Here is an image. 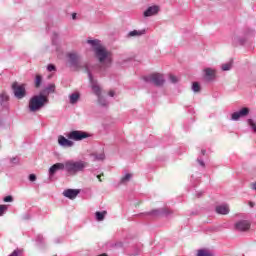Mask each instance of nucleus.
<instances>
[{"mask_svg": "<svg viewBox=\"0 0 256 256\" xmlns=\"http://www.w3.org/2000/svg\"><path fill=\"white\" fill-rule=\"evenodd\" d=\"M79 97H80V95H79V93H73L72 95H70V103L72 104V105H75V103H77V101H79Z\"/></svg>", "mask_w": 256, "mask_h": 256, "instance_id": "nucleus-19", "label": "nucleus"}, {"mask_svg": "<svg viewBox=\"0 0 256 256\" xmlns=\"http://www.w3.org/2000/svg\"><path fill=\"white\" fill-rule=\"evenodd\" d=\"M216 213H218V215H229V206L228 205L217 206Z\"/></svg>", "mask_w": 256, "mask_h": 256, "instance_id": "nucleus-16", "label": "nucleus"}, {"mask_svg": "<svg viewBox=\"0 0 256 256\" xmlns=\"http://www.w3.org/2000/svg\"><path fill=\"white\" fill-rule=\"evenodd\" d=\"M146 215H152L153 217H159V215H173V210L169 208H162L161 210H152L151 212H147Z\"/></svg>", "mask_w": 256, "mask_h": 256, "instance_id": "nucleus-9", "label": "nucleus"}, {"mask_svg": "<svg viewBox=\"0 0 256 256\" xmlns=\"http://www.w3.org/2000/svg\"><path fill=\"white\" fill-rule=\"evenodd\" d=\"M250 187H251V189H253L254 191H256V182H252V183L250 184Z\"/></svg>", "mask_w": 256, "mask_h": 256, "instance_id": "nucleus-36", "label": "nucleus"}, {"mask_svg": "<svg viewBox=\"0 0 256 256\" xmlns=\"http://www.w3.org/2000/svg\"><path fill=\"white\" fill-rule=\"evenodd\" d=\"M249 206H250V207H255V203L249 202Z\"/></svg>", "mask_w": 256, "mask_h": 256, "instance_id": "nucleus-40", "label": "nucleus"}, {"mask_svg": "<svg viewBox=\"0 0 256 256\" xmlns=\"http://www.w3.org/2000/svg\"><path fill=\"white\" fill-rule=\"evenodd\" d=\"M25 84H19L17 82L12 83V91L16 99H23L27 95Z\"/></svg>", "mask_w": 256, "mask_h": 256, "instance_id": "nucleus-5", "label": "nucleus"}, {"mask_svg": "<svg viewBox=\"0 0 256 256\" xmlns=\"http://www.w3.org/2000/svg\"><path fill=\"white\" fill-rule=\"evenodd\" d=\"M146 81H149L150 83H154L156 87H161L165 83V77L161 73H152L147 78Z\"/></svg>", "mask_w": 256, "mask_h": 256, "instance_id": "nucleus-6", "label": "nucleus"}, {"mask_svg": "<svg viewBox=\"0 0 256 256\" xmlns=\"http://www.w3.org/2000/svg\"><path fill=\"white\" fill-rule=\"evenodd\" d=\"M87 167V163L83 162V161H78V162H74V161H66L64 163V169H66V171L68 173H78V171H83V169H85Z\"/></svg>", "mask_w": 256, "mask_h": 256, "instance_id": "nucleus-4", "label": "nucleus"}, {"mask_svg": "<svg viewBox=\"0 0 256 256\" xmlns=\"http://www.w3.org/2000/svg\"><path fill=\"white\" fill-rule=\"evenodd\" d=\"M72 19H77V13L72 14Z\"/></svg>", "mask_w": 256, "mask_h": 256, "instance_id": "nucleus-39", "label": "nucleus"}, {"mask_svg": "<svg viewBox=\"0 0 256 256\" xmlns=\"http://www.w3.org/2000/svg\"><path fill=\"white\" fill-rule=\"evenodd\" d=\"M197 163H199V165H201V167H205V162H203V160H197Z\"/></svg>", "mask_w": 256, "mask_h": 256, "instance_id": "nucleus-37", "label": "nucleus"}, {"mask_svg": "<svg viewBox=\"0 0 256 256\" xmlns=\"http://www.w3.org/2000/svg\"><path fill=\"white\" fill-rule=\"evenodd\" d=\"M201 154H202V155H207V150L202 149V150H201Z\"/></svg>", "mask_w": 256, "mask_h": 256, "instance_id": "nucleus-38", "label": "nucleus"}, {"mask_svg": "<svg viewBox=\"0 0 256 256\" xmlns=\"http://www.w3.org/2000/svg\"><path fill=\"white\" fill-rule=\"evenodd\" d=\"M5 211H7V206L0 205V217H1V215H3V213H5Z\"/></svg>", "mask_w": 256, "mask_h": 256, "instance_id": "nucleus-29", "label": "nucleus"}, {"mask_svg": "<svg viewBox=\"0 0 256 256\" xmlns=\"http://www.w3.org/2000/svg\"><path fill=\"white\" fill-rule=\"evenodd\" d=\"M96 159H97L98 161H103V159H105V154L97 155V156H96Z\"/></svg>", "mask_w": 256, "mask_h": 256, "instance_id": "nucleus-31", "label": "nucleus"}, {"mask_svg": "<svg viewBox=\"0 0 256 256\" xmlns=\"http://www.w3.org/2000/svg\"><path fill=\"white\" fill-rule=\"evenodd\" d=\"M95 215L97 221H103L105 219V215H107V211L96 212Z\"/></svg>", "mask_w": 256, "mask_h": 256, "instance_id": "nucleus-20", "label": "nucleus"}, {"mask_svg": "<svg viewBox=\"0 0 256 256\" xmlns=\"http://www.w3.org/2000/svg\"><path fill=\"white\" fill-rule=\"evenodd\" d=\"M169 79H170L171 83H177V81H179V79L174 75H170Z\"/></svg>", "mask_w": 256, "mask_h": 256, "instance_id": "nucleus-28", "label": "nucleus"}, {"mask_svg": "<svg viewBox=\"0 0 256 256\" xmlns=\"http://www.w3.org/2000/svg\"><path fill=\"white\" fill-rule=\"evenodd\" d=\"M42 81H43V77H41V75L37 74L36 78H35V87H36V89H39V87H41Z\"/></svg>", "mask_w": 256, "mask_h": 256, "instance_id": "nucleus-21", "label": "nucleus"}, {"mask_svg": "<svg viewBox=\"0 0 256 256\" xmlns=\"http://www.w3.org/2000/svg\"><path fill=\"white\" fill-rule=\"evenodd\" d=\"M248 124L253 129L254 133H256V123H254V121L252 119H249Z\"/></svg>", "mask_w": 256, "mask_h": 256, "instance_id": "nucleus-26", "label": "nucleus"}, {"mask_svg": "<svg viewBox=\"0 0 256 256\" xmlns=\"http://www.w3.org/2000/svg\"><path fill=\"white\" fill-rule=\"evenodd\" d=\"M87 43L94 47L95 55L99 60V63H101L102 65H106V67H108V65H111V54L107 51V49H105V47L99 45V40H88Z\"/></svg>", "mask_w": 256, "mask_h": 256, "instance_id": "nucleus-1", "label": "nucleus"}, {"mask_svg": "<svg viewBox=\"0 0 256 256\" xmlns=\"http://www.w3.org/2000/svg\"><path fill=\"white\" fill-rule=\"evenodd\" d=\"M58 144L61 145V147H73L74 143L73 141L65 138V136H59L58 137Z\"/></svg>", "mask_w": 256, "mask_h": 256, "instance_id": "nucleus-13", "label": "nucleus"}, {"mask_svg": "<svg viewBox=\"0 0 256 256\" xmlns=\"http://www.w3.org/2000/svg\"><path fill=\"white\" fill-rule=\"evenodd\" d=\"M237 231H249L251 229V224L247 221H240L235 225Z\"/></svg>", "mask_w": 256, "mask_h": 256, "instance_id": "nucleus-12", "label": "nucleus"}, {"mask_svg": "<svg viewBox=\"0 0 256 256\" xmlns=\"http://www.w3.org/2000/svg\"><path fill=\"white\" fill-rule=\"evenodd\" d=\"M13 201V196H6L5 198H4V202L5 203H11Z\"/></svg>", "mask_w": 256, "mask_h": 256, "instance_id": "nucleus-30", "label": "nucleus"}, {"mask_svg": "<svg viewBox=\"0 0 256 256\" xmlns=\"http://www.w3.org/2000/svg\"><path fill=\"white\" fill-rule=\"evenodd\" d=\"M246 115H249V108H242L239 112H234L232 114V120L239 121L241 117H246Z\"/></svg>", "mask_w": 256, "mask_h": 256, "instance_id": "nucleus-10", "label": "nucleus"}, {"mask_svg": "<svg viewBox=\"0 0 256 256\" xmlns=\"http://www.w3.org/2000/svg\"><path fill=\"white\" fill-rule=\"evenodd\" d=\"M29 180L30 181H36L37 180V176H35V174H30Z\"/></svg>", "mask_w": 256, "mask_h": 256, "instance_id": "nucleus-34", "label": "nucleus"}, {"mask_svg": "<svg viewBox=\"0 0 256 256\" xmlns=\"http://www.w3.org/2000/svg\"><path fill=\"white\" fill-rule=\"evenodd\" d=\"M46 103H47L46 96H43V95L33 96L29 101V105H28L29 112L36 113V111H39L40 109H42V107H44Z\"/></svg>", "mask_w": 256, "mask_h": 256, "instance_id": "nucleus-2", "label": "nucleus"}, {"mask_svg": "<svg viewBox=\"0 0 256 256\" xmlns=\"http://www.w3.org/2000/svg\"><path fill=\"white\" fill-rule=\"evenodd\" d=\"M70 65L76 69V71H79V69H83L85 67L86 72L88 73L89 80L93 82V76H91V73L89 72V69L87 68V65L81 63V56L79 54L72 52L68 54Z\"/></svg>", "mask_w": 256, "mask_h": 256, "instance_id": "nucleus-3", "label": "nucleus"}, {"mask_svg": "<svg viewBox=\"0 0 256 256\" xmlns=\"http://www.w3.org/2000/svg\"><path fill=\"white\" fill-rule=\"evenodd\" d=\"M141 35H145V30H134L129 32V37H141Z\"/></svg>", "mask_w": 256, "mask_h": 256, "instance_id": "nucleus-18", "label": "nucleus"}, {"mask_svg": "<svg viewBox=\"0 0 256 256\" xmlns=\"http://www.w3.org/2000/svg\"><path fill=\"white\" fill-rule=\"evenodd\" d=\"M64 197H67L68 199H75L77 195H79V190L75 189H67L63 192Z\"/></svg>", "mask_w": 256, "mask_h": 256, "instance_id": "nucleus-14", "label": "nucleus"}, {"mask_svg": "<svg viewBox=\"0 0 256 256\" xmlns=\"http://www.w3.org/2000/svg\"><path fill=\"white\" fill-rule=\"evenodd\" d=\"M133 177V174H126L124 177L121 178V183H127L128 181H131V178Z\"/></svg>", "mask_w": 256, "mask_h": 256, "instance_id": "nucleus-24", "label": "nucleus"}, {"mask_svg": "<svg viewBox=\"0 0 256 256\" xmlns=\"http://www.w3.org/2000/svg\"><path fill=\"white\" fill-rule=\"evenodd\" d=\"M92 91L98 97L99 105H101L102 107H107L108 102L105 99V97H103V95H101V87H99L97 84H92Z\"/></svg>", "mask_w": 256, "mask_h": 256, "instance_id": "nucleus-8", "label": "nucleus"}, {"mask_svg": "<svg viewBox=\"0 0 256 256\" xmlns=\"http://www.w3.org/2000/svg\"><path fill=\"white\" fill-rule=\"evenodd\" d=\"M65 169V163H56L49 168V175L53 176L57 171H63Z\"/></svg>", "mask_w": 256, "mask_h": 256, "instance_id": "nucleus-11", "label": "nucleus"}, {"mask_svg": "<svg viewBox=\"0 0 256 256\" xmlns=\"http://www.w3.org/2000/svg\"><path fill=\"white\" fill-rule=\"evenodd\" d=\"M159 13V6H151L144 12V17H152V15H157Z\"/></svg>", "mask_w": 256, "mask_h": 256, "instance_id": "nucleus-15", "label": "nucleus"}, {"mask_svg": "<svg viewBox=\"0 0 256 256\" xmlns=\"http://www.w3.org/2000/svg\"><path fill=\"white\" fill-rule=\"evenodd\" d=\"M67 137L72 141H83V139H87L88 137H91V135L87 132L73 130L67 135Z\"/></svg>", "mask_w": 256, "mask_h": 256, "instance_id": "nucleus-7", "label": "nucleus"}, {"mask_svg": "<svg viewBox=\"0 0 256 256\" xmlns=\"http://www.w3.org/2000/svg\"><path fill=\"white\" fill-rule=\"evenodd\" d=\"M47 70L48 71H55V65H53V64L48 65Z\"/></svg>", "mask_w": 256, "mask_h": 256, "instance_id": "nucleus-33", "label": "nucleus"}, {"mask_svg": "<svg viewBox=\"0 0 256 256\" xmlns=\"http://www.w3.org/2000/svg\"><path fill=\"white\" fill-rule=\"evenodd\" d=\"M104 176H105V174H103V173L97 175V179H98V181H99L100 183H103V179H101V178L104 177Z\"/></svg>", "mask_w": 256, "mask_h": 256, "instance_id": "nucleus-32", "label": "nucleus"}, {"mask_svg": "<svg viewBox=\"0 0 256 256\" xmlns=\"http://www.w3.org/2000/svg\"><path fill=\"white\" fill-rule=\"evenodd\" d=\"M48 93H55V85L51 84L48 88H47Z\"/></svg>", "mask_w": 256, "mask_h": 256, "instance_id": "nucleus-27", "label": "nucleus"}, {"mask_svg": "<svg viewBox=\"0 0 256 256\" xmlns=\"http://www.w3.org/2000/svg\"><path fill=\"white\" fill-rule=\"evenodd\" d=\"M192 89L195 93H199V91H201V86H199V82H194L192 84Z\"/></svg>", "mask_w": 256, "mask_h": 256, "instance_id": "nucleus-25", "label": "nucleus"}, {"mask_svg": "<svg viewBox=\"0 0 256 256\" xmlns=\"http://www.w3.org/2000/svg\"><path fill=\"white\" fill-rule=\"evenodd\" d=\"M108 95H109V97H115V91L110 90V91L108 92Z\"/></svg>", "mask_w": 256, "mask_h": 256, "instance_id": "nucleus-35", "label": "nucleus"}, {"mask_svg": "<svg viewBox=\"0 0 256 256\" xmlns=\"http://www.w3.org/2000/svg\"><path fill=\"white\" fill-rule=\"evenodd\" d=\"M205 77L210 81V79H215L216 71L212 68L204 69Z\"/></svg>", "mask_w": 256, "mask_h": 256, "instance_id": "nucleus-17", "label": "nucleus"}, {"mask_svg": "<svg viewBox=\"0 0 256 256\" xmlns=\"http://www.w3.org/2000/svg\"><path fill=\"white\" fill-rule=\"evenodd\" d=\"M233 67V60L222 65V71H229Z\"/></svg>", "mask_w": 256, "mask_h": 256, "instance_id": "nucleus-23", "label": "nucleus"}, {"mask_svg": "<svg viewBox=\"0 0 256 256\" xmlns=\"http://www.w3.org/2000/svg\"><path fill=\"white\" fill-rule=\"evenodd\" d=\"M196 256H213V254L211 252H209L208 250L201 249V250H198Z\"/></svg>", "mask_w": 256, "mask_h": 256, "instance_id": "nucleus-22", "label": "nucleus"}]
</instances>
